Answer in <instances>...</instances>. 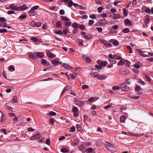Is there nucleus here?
Here are the masks:
<instances>
[{"mask_svg": "<svg viewBox=\"0 0 153 153\" xmlns=\"http://www.w3.org/2000/svg\"><path fill=\"white\" fill-rule=\"evenodd\" d=\"M94 74H95V75H94V77L97 78L98 79L101 80H104L105 79L107 76L104 75H98V74L97 72H94Z\"/></svg>", "mask_w": 153, "mask_h": 153, "instance_id": "f257e3e1", "label": "nucleus"}, {"mask_svg": "<svg viewBox=\"0 0 153 153\" xmlns=\"http://www.w3.org/2000/svg\"><path fill=\"white\" fill-rule=\"evenodd\" d=\"M120 87L121 89L125 91H127L129 89V87L126 85L125 83H123L120 85Z\"/></svg>", "mask_w": 153, "mask_h": 153, "instance_id": "f03ea898", "label": "nucleus"}, {"mask_svg": "<svg viewBox=\"0 0 153 153\" xmlns=\"http://www.w3.org/2000/svg\"><path fill=\"white\" fill-rule=\"evenodd\" d=\"M29 57L30 58L33 60L37 59L36 52H30L29 53Z\"/></svg>", "mask_w": 153, "mask_h": 153, "instance_id": "7ed1b4c3", "label": "nucleus"}, {"mask_svg": "<svg viewBox=\"0 0 153 153\" xmlns=\"http://www.w3.org/2000/svg\"><path fill=\"white\" fill-rule=\"evenodd\" d=\"M106 149L111 152H113L116 151V148L113 145L111 144V145L109 147H106Z\"/></svg>", "mask_w": 153, "mask_h": 153, "instance_id": "20e7f679", "label": "nucleus"}, {"mask_svg": "<svg viewBox=\"0 0 153 153\" xmlns=\"http://www.w3.org/2000/svg\"><path fill=\"white\" fill-rule=\"evenodd\" d=\"M82 57L83 59L86 62L90 63L91 62V59L90 58L85 55H82Z\"/></svg>", "mask_w": 153, "mask_h": 153, "instance_id": "39448f33", "label": "nucleus"}, {"mask_svg": "<svg viewBox=\"0 0 153 153\" xmlns=\"http://www.w3.org/2000/svg\"><path fill=\"white\" fill-rule=\"evenodd\" d=\"M41 136V134H36L33 136H32L30 139L32 140H34L40 138Z\"/></svg>", "mask_w": 153, "mask_h": 153, "instance_id": "423d86ee", "label": "nucleus"}, {"mask_svg": "<svg viewBox=\"0 0 153 153\" xmlns=\"http://www.w3.org/2000/svg\"><path fill=\"white\" fill-rule=\"evenodd\" d=\"M92 35L91 33H88L83 36V37L86 40H89L92 38Z\"/></svg>", "mask_w": 153, "mask_h": 153, "instance_id": "0eeeda50", "label": "nucleus"}, {"mask_svg": "<svg viewBox=\"0 0 153 153\" xmlns=\"http://www.w3.org/2000/svg\"><path fill=\"white\" fill-rule=\"evenodd\" d=\"M13 5H14V4H11L9 6V7L10 8V9L15 11L19 10V7L13 6Z\"/></svg>", "mask_w": 153, "mask_h": 153, "instance_id": "6e6552de", "label": "nucleus"}, {"mask_svg": "<svg viewBox=\"0 0 153 153\" xmlns=\"http://www.w3.org/2000/svg\"><path fill=\"white\" fill-rule=\"evenodd\" d=\"M63 67L69 70L73 69L72 67L69 65L68 64L65 63H64L62 64Z\"/></svg>", "mask_w": 153, "mask_h": 153, "instance_id": "1a4fd4ad", "label": "nucleus"}, {"mask_svg": "<svg viewBox=\"0 0 153 153\" xmlns=\"http://www.w3.org/2000/svg\"><path fill=\"white\" fill-rule=\"evenodd\" d=\"M36 54L37 58L38 57L40 58H42L44 57V55L43 53L41 52H37L36 53Z\"/></svg>", "mask_w": 153, "mask_h": 153, "instance_id": "9d476101", "label": "nucleus"}, {"mask_svg": "<svg viewBox=\"0 0 153 153\" xmlns=\"http://www.w3.org/2000/svg\"><path fill=\"white\" fill-rule=\"evenodd\" d=\"M57 58H56L52 60L51 62V63L53 65L55 66H57L59 64H61L62 63L61 62V63L59 62L58 60H57Z\"/></svg>", "mask_w": 153, "mask_h": 153, "instance_id": "9b49d317", "label": "nucleus"}, {"mask_svg": "<svg viewBox=\"0 0 153 153\" xmlns=\"http://www.w3.org/2000/svg\"><path fill=\"white\" fill-rule=\"evenodd\" d=\"M75 104L76 105L83 106L85 105V103L82 101L76 100L75 101Z\"/></svg>", "mask_w": 153, "mask_h": 153, "instance_id": "f8f14e48", "label": "nucleus"}, {"mask_svg": "<svg viewBox=\"0 0 153 153\" xmlns=\"http://www.w3.org/2000/svg\"><path fill=\"white\" fill-rule=\"evenodd\" d=\"M19 10H27L28 8V7L27 5L25 4H23L20 7H19Z\"/></svg>", "mask_w": 153, "mask_h": 153, "instance_id": "ddd939ff", "label": "nucleus"}, {"mask_svg": "<svg viewBox=\"0 0 153 153\" xmlns=\"http://www.w3.org/2000/svg\"><path fill=\"white\" fill-rule=\"evenodd\" d=\"M48 56L49 58H53L56 57V55L51 52H49L47 53Z\"/></svg>", "mask_w": 153, "mask_h": 153, "instance_id": "4468645a", "label": "nucleus"}, {"mask_svg": "<svg viewBox=\"0 0 153 153\" xmlns=\"http://www.w3.org/2000/svg\"><path fill=\"white\" fill-rule=\"evenodd\" d=\"M128 97L132 99H134L135 100L137 99L140 97V96H134L132 94H128Z\"/></svg>", "mask_w": 153, "mask_h": 153, "instance_id": "2eb2a0df", "label": "nucleus"}, {"mask_svg": "<svg viewBox=\"0 0 153 153\" xmlns=\"http://www.w3.org/2000/svg\"><path fill=\"white\" fill-rule=\"evenodd\" d=\"M0 112L2 114V116L1 117V122H3L5 121L6 119V117L3 113L1 111H0Z\"/></svg>", "mask_w": 153, "mask_h": 153, "instance_id": "dca6fc26", "label": "nucleus"}, {"mask_svg": "<svg viewBox=\"0 0 153 153\" xmlns=\"http://www.w3.org/2000/svg\"><path fill=\"white\" fill-rule=\"evenodd\" d=\"M29 14L30 16H33L35 15V12L33 10H32V9L31 8V9L29 12Z\"/></svg>", "mask_w": 153, "mask_h": 153, "instance_id": "f3484780", "label": "nucleus"}, {"mask_svg": "<svg viewBox=\"0 0 153 153\" xmlns=\"http://www.w3.org/2000/svg\"><path fill=\"white\" fill-rule=\"evenodd\" d=\"M78 148L84 152H85L86 150V148L83 146H79L78 147Z\"/></svg>", "mask_w": 153, "mask_h": 153, "instance_id": "a211bd4d", "label": "nucleus"}, {"mask_svg": "<svg viewBox=\"0 0 153 153\" xmlns=\"http://www.w3.org/2000/svg\"><path fill=\"white\" fill-rule=\"evenodd\" d=\"M141 64L139 62H136L135 65H134V67L137 68H139L141 66Z\"/></svg>", "mask_w": 153, "mask_h": 153, "instance_id": "6ab92c4d", "label": "nucleus"}, {"mask_svg": "<svg viewBox=\"0 0 153 153\" xmlns=\"http://www.w3.org/2000/svg\"><path fill=\"white\" fill-rule=\"evenodd\" d=\"M26 17L27 15H26V13H25L24 14L20 16L19 17L18 19L20 20H23Z\"/></svg>", "mask_w": 153, "mask_h": 153, "instance_id": "aec40b11", "label": "nucleus"}, {"mask_svg": "<svg viewBox=\"0 0 153 153\" xmlns=\"http://www.w3.org/2000/svg\"><path fill=\"white\" fill-rule=\"evenodd\" d=\"M124 22L126 24H127L129 25H131V21L128 19H126L124 20Z\"/></svg>", "mask_w": 153, "mask_h": 153, "instance_id": "412c9836", "label": "nucleus"}, {"mask_svg": "<svg viewBox=\"0 0 153 153\" xmlns=\"http://www.w3.org/2000/svg\"><path fill=\"white\" fill-rule=\"evenodd\" d=\"M61 18L62 19L65 21H70V19L66 16H62Z\"/></svg>", "mask_w": 153, "mask_h": 153, "instance_id": "4be33fe9", "label": "nucleus"}, {"mask_svg": "<svg viewBox=\"0 0 153 153\" xmlns=\"http://www.w3.org/2000/svg\"><path fill=\"white\" fill-rule=\"evenodd\" d=\"M108 62L106 61H103L101 62L100 63V65L102 66H105L107 64Z\"/></svg>", "mask_w": 153, "mask_h": 153, "instance_id": "5701e85b", "label": "nucleus"}, {"mask_svg": "<svg viewBox=\"0 0 153 153\" xmlns=\"http://www.w3.org/2000/svg\"><path fill=\"white\" fill-rule=\"evenodd\" d=\"M123 13L124 16H126L128 15V11L127 9L125 8L123 9Z\"/></svg>", "mask_w": 153, "mask_h": 153, "instance_id": "b1692460", "label": "nucleus"}, {"mask_svg": "<svg viewBox=\"0 0 153 153\" xmlns=\"http://www.w3.org/2000/svg\"><path fill=\"white\" fill-rule=\"evenodd\" d=\"M126 119V117L125 116L123 115L121 116L120 117V122L121 123H124Z\"/></svg>", "mask_w": 153, "mask_h": 153, "instance_id": "393cba45", "label": "nucleus"}, {"mask_svg": "<svg viewBox=\"0 0 153 153\" xmlns=\"http://www.w3.org/2000/svg\"><path fill=\"white\" fill-rule=\"evenodd\" d=\"M113 18L115 19H119L121 18L120 15L118 14H115L114 15Z\"/></svg>", "mask_w": 153, "mask_h": 153, "instance_id": "a878e982", "label": "nucleus"}, {"mask_svg": "<svg viewBox=\"0 0 153 153\" xmlns=\"http://www.w3.org/2000/svg\"><path fill=\"white\" fill-rule=\"evenodd\" d=\"M72 27H74L75 29H77L79 27V24L76 23H74L72 24Z\"/></svg>", "mask_w": 153, "mask_h": 153, "instance_id": "bb28decb", "label": "nucleus"}, {"mask_svg": "<svg viewBox=\"0 0 153 153\" xmlns=\"http://www.w3.org/2000/svg\"><path fill=\"white\" fill-rule=\"evenodd\" d=\"M83 40L80 39H78L77 40V42L78 43L79 45L82 46L83 45Z\"/></svg>", "mask_w": 153, "mask_h": 153, "instance_id": "cd10ccee", "label": "nucleus"}, {"mask_svg": "<svg viewBox=\"0 0 153 153\" xmlns=\"http://www.w3.org/2000/svg\"><path fill=\"white\" fill-rule=\"evenodd\" d=\"M142 88L139 85H137L135 88V91H139L142 90Z\"/></svg>", "mask_w": 153, "mask_h": 153, "instance_id": "c85d7f7f", "label": "nucleus"}, {"mask_svg": "<svg viewBox=\"0 0 153 153\" xmlns=\"http://www.w3.org/2000/svg\"><path fill=\"white\" fill-rule=\"evenodd\" d=\"M129 29L127 28H126L125 29H123L122 30V32L124 33H127L129 32Z\"/></svg>", "mask_w": 153, "mask_h": 153, "instance_id": "c756f323", "label": "nucleus"}, {"mask_svg": "<svg viewBox=\"0 0 153 153\" xmlns=\"http://www.w3.org/2000/svg\"><path fill=\"white\" fill-rule=\"evenodd\" d=\"M47 115H50L51 116H54L56 115V113L53 111H51L48 113L47 114Z\"/></svg>", "mask_w": 153, "mask_h": 153, "instance_id": "7c9ffc66", "label": "nucleus"}, {"mask_svg": "<svg viewBox=\"0 0 153 153\" xmlns=\"http://www.w3.org/2000/svg\"><path fill=\"white\" fill-rule=\"evenodd\" d=\"M76 128L77 130L79 131H81L82 130V127L78 124L76 125Z\"/></svg>", "mask_w": 153, "mask_h": 153, "instance_id": "2f4dec72", "label": "nucleus"}, {"mask_svg": "<svg viewBox=\"0 0 153 153\" xmlns=\"http://www.w3.org/2000/svg\"><path fill=\"white\" fill-rule=\"evenodd\" d=\"M56 25L58 27L60 28L61 27V22L59 21L57 22Z\"/></svg>", "mask_w": 153, "mask_h": 153, "instance_id": "473e14b6", "label": "nucleus"}, {"mask_svg": "<svg viewBox=\"0 0 153 153\" xmlns=\"http://www.w3.org/2000/svg\"><path fill=\"white\" fill-rule=\"evenodd\" d=\"M61 151L63 153H67L68 152V149L65 148L62 149H61Z\"/></svg>", "mask_w": 153, "mask_h": 153, "instance_id": "72a5a7b5", "label": "nucleus"}, {"mask_svg": "<svg viewBox=\"0 0 153 153\" xmlns=\"http://www.w3.org/2000/svg\"><path fill=\"white\" fill-rule=\"evenodd\" d=\"M8 69L10 71H14L15 70V68L13 66L10 65L8 67Z\"/></svg>", "mask_w": 153, "mask_h": 153, "instance_id": "f704fd0d", "label": "nucleus"}, {"mask_svg": "<svg viewBox=\"0 0 153 153\" xmlns=\"http://www.w3.org/2000/svg\"><path fill=\"white\" fill-rule=\"evenodd\" d=\"M109 61L111 64H115L116 63V61L114 59H109Z\"/></svg>", "mask_w": 153, "mask_h": 153, "instance_id": "c9c22d12", "label": "nucleus"}, {"mask_svg": "<svg viewBox=\"0 0 153 153\" xmlns=\"http://www.w3.org/2000/svg\"><path fill=\"white\" fill-rule=\"evenodd\" d=\"M55 120L53 118H51L50 119L49 122L51 125L53 124L55 122Z\"/></svg>", "mask_w": 153, "mask_h": 153, "instance_id": "e433bc0d", "label": "nucleus"}, {"mask_svg": "<svg viewBox=\"0 0 153 153\" xmlns=\"http://www.w3.org/2000/svg\"><path fill=\"white\" fill-rule=\"evenodd\" d=\"M42 63L43 65H45L47 64L48 63L47 61L45 59H42L41 60Z\"/></svg>", "mask_w": 153, "mask_h": 153, "instance_id": "4c0bfd02", "label": "nucleus"}, {"mask_svg": "<svg viewBox=\"0 0 153 153\" xmlns=\"http://www.w3.org/2000/svg\"><path fill=\"white\" fill-rule=\"evenodd\" d=\"M71 24V22L70 21H67L65 22V25L68 26H70Z\"/></svg>", "mask_w": 153, "mask_h": 153, "instance_id": "58836bf2", "label": "nucleus"}, {"mask_svg": "<svg viewBox=\"0 0 153 153\" xmlns=\"http://www.w3.org/2000/svg\"><path fill=\"white\" fill-rule=\"evenodd\" d=\"M104 144L105 145L107 146V147H109L110 146L111 144L107 141H105L104 142Z\"/></svg>", "mask_w": 153, "mask_h": 153, "instance_id": "ea45409f", "label": "nucleus"}, {"mask_svg": "<svg viewBox=\"0 0 153 153\" xmlns=\"http://www.w3.org/2000/svg\"><path fill=\"white\" fill-rule=\"evenodd\" d=\"M73 2L72 1H70L68 3V7H71L73 5Z\"/></svg>", "mask_w": 153, "mask_h": 153, "instance_id": "a19ab883", "label": "nucleus"}, {"mask_svg": "<svg viewBox=\"0 0 153 153\" xmlns=\"http://www.w3.org/2000/svg\"><path fill=\"white\" fill-rule=\"evenodd\" d=\"M78 108L76 107H73L72 109V111L74 113H76L78 111Z\"/></svg>", "mask_w": 153, "mask_h": 153, "instance_id": "79ce46f5", "label": "nucleus"}, {"mask_svg": "<svg viewBox=\"0 0 153 153\" xmlns=\"http://www.w3.org/2000/svg\"><path fill=\"white\" fill-rule=\"evenodd\" d=\"M54 33L56 34H59V35H62V34L63 32L61 30H59L57 31H56L54 32Z\"/></svg>", "mask_w": 153, "mask_h": 153, "instance_id": "37998d69", "label": "nucleus"}, {"mask_svg": "<svg viewBox=\"0 0 153 153\" xmlns=\"http://www.w3.org/2000/svg\"><path fill=\"white\" fill-rule=\"evenodd\" d=\"M7 31V29H0V33H3L4 32H6Z\"/></svg>", "mask_w": 153, "mask_h": 153, "instance_id": "c03bdc74", "label": "nucleus"}, {"mask_svg": "<svg viewBox=\"0 0 153 153\" xmlns=\"http://www.w3.org/2000/svg\"><path fill=\"white\" fill-rule=\"evenodd\" d=\"M75 127L74 126H73L70 128V131L71 132H74L75 131Z\"/></svg>", "mask_w": 153, "mask_h": 153, "instance_id": "a18cd8bd", "label": "nucleus"}, {"mask_svg": "<svg viewBox=\"0 0 153 153\" xmlns=\"http://www.w3.org/2000/svg\"><path fill=\"white\" fill-rule=\"evenodd\" d=\"M15 13V11L13 10H9L7 11V14L8 15H10L12 14H14Z\"/></svg>", "mask_w": 153, "mask_h": 153, "instance_id": "49530a36", "label": "nucleus"}, {"mask_svg": "<svg viewBox=\"0 0 153 153\" xmlns=\"http://www.w3.org/2000/svg\"><path fill=\"white\" fill-rule=\"evenodd\" d=\"M112 105V104L110 103L108 105L104 107V108L105 109L107 110L108 108L111 107Z\"/></svg>", "mask_w": 153, "mask_h": 153, "instance_id": "de8ad7c7", "label": "nucleus"}, {"mask_svg": "<svg viewBox=\"0 0 153 153\" xmlns=\"http://www.w3.org/2000/svg\"><path fill=\"white\" fill-rule=\"evenodd\" d=\"M113 45L115 46H117L119 44V42L117 40L114 41L113 43Z\"/></svg>", "mask_w": 153, "mask_h": 153, "instance_id": "09e8293b", "label": "nucleus"}, {"mask_svg": "<svg viewBox=\"0 0 153 153\" xmlns=\"http://www.w3.org/2000/svg\"><path fill=\"white\" fill-rule=\"evenodd\" d=\"M31 39L34 42H36L38 40V38L36 37H32Z\"/></svg>", "mask_w": 153, "mask_h": 153, "instance_id": "8fccbe9b", "label": "nucleus"}, {"mask_svg": "<svg viewBox=\"0 0 153 153\" xmlns=\"http://www.w3.org/2000/svg\"><path fill=\"white\" fill-rule=\"evenodd\" d=\"M120 87L119 86H115L113 87V88H112V89L114 90H119L120 89Z\"/></svg>", "mask_w": 153, "mask_h": 153, "instance_id": "3c124183", "label": "nucleus"}, {"mask_svg": "<svg viewBox=\"0 0 153 153\" xmlns=\"http://www.w3.org/2000/svg\"><path fill=\"white\" fill-rule=\"evenodd\" d=\"M80 29L81 30H84L85 29V26L83 25H81L79 26Z\"/></svg>", "mask_w": 153, "mask_h": 153, "instance_id": "603ef678", "label": "nucleus"}, {"mask_svg": "<svg viewBox=\"0 0 153 153\" xmlns=\"http://www.w3.org/2000/svg\"><path fill=\"white\" fill-rule=\"evenodd\" d=\"M94 22V21L93 20H90L89 21L88 24L90 25H92Z\"/></svg>", "mask_w": 153, "mask_h": 153, "instance_id": "864d4df0", "label": "nucleus"}, {"mask_svg": "<svg viewBox=\"0 0 153 153\" xmlns=\"http://www.w3.org/2000/svg\"><path fill=\"white\" fill-rule=\"evenodd\" d=\"M145 12L147 13H151V10L149 8H148L145 10Z\"/></svg>", "mask_w": 153, "mask_h": 153, "instance_id": "5fc2aeb1", "label": "nucleus"}, {"mask_svg": "<svg viewBox=\"0 0 153 153\" xmlns=\"http://www.w3.org/2000/svg\"><path fill=\"white\" fill-rule=\"evenodd\" d=\"M87 151L89 152H93V148H87Z\"/></svg>", "mask_w": 153, "mask_h": 153, "instance_id": "6e6d98bb", "label": "nucleus"}, {"mask_svg": "<svg viewBox=\"0 0 153 153\" xmlns=\"http://www.w3.org/2000/svg\"><path fill=\"white\" fill-rule=\"evenodd\" d=\"M124 64V63L122 61H120L117 64V65H123Z\"/></svg>", "mask_w": 153, "mask_h": 153, "instance_id": "4d7b16f0", "label": "nucleus"}, {"mask_svg": "<svg viewBox=\"0 0 153 153\" xmlns=\"http://www.w3.org/2000/svg\"><path fill=\"white\" fill-rule=\"evenodd\" d=\"M145 78L146 79L147 81L149 82H150L151 81V79L148 76H145Z\"/></svg>", "mask_w": 153, "mask_h": 153, "instance_id": "13d9d810", "label": "nucleus"}, {"mask_svg": "<svg viewBox=\"0 0 153 153\" xmlns=\"http://www.w3.org/2000/svg\"><path fill=\"white\" fill-rule=\"evenodd\" d=\"M88 86L86 85H83L82 88L83 89H85L86 88H88Z\"/></svg>", "mask_w": 153, "mask_h": 153, "instance_id": "bf43d9fd", "label": "nucleus"}, {"mask_svg": "<svg viewBox=\"0 0 153 153\" xmlns=\"http://www.w3.org/2000/svg\"><path fill=\"white\" fill-rule=\"evenodd\" d=\"M7 20L4 17H1L0 18V21L1 22H6Z\"/></svg>", "mask_w": 153, "mask_h": 153, "instance_id": "052dcab7", "label": "nucleus"}, {"mask_svg": "<svg viewBox=\"0 0 153 153\" xmlns=\"http://www.w3.org/2000/svg\"><path fill=\"white\" fill-rule=\"evenodd\" d=\"M96 29L100 32H101L102 31V28L101 27H97L96 28Z\"/></svg>", "mask_w": 153, "mask_h": 153, "instance_id": "680f3d73", "label": "nucleus"}, {"mask_svg": "<svg viewBox=\"0 0 153 153\" xmlns=\"http://www.w3.org/2000/svg\"><path fill=\"white\" fill-rule=\"evenodd\" d=\"M13 101L14 102L16 103V102L17 100V97L16 96H14L13 97Z\"/></svg>", "mask_w": 153, "mask_h": 153, "instance_id": "e2e57ef3", "label": "nucleus"}, {"mask_svg": "<svg viewBox=\"0 0 153 153\" xmlns=\"http://www.w3.org/2000/svg\"><path fill=\"white\" fill-rule=\"evenodd\" d=\"M36 22L34 21H33L31 23L30 25L32 26H36Z\"/></svg>", "mask_w": 153, "mask_h": 153, "instance_id": "0e129e2a", "label": "nucleus"}, {"mask_svg": "<svg viewBox=\"0 0 153 153\" xmlns=\"http://www.w3.org/2000/svg\"><path fill=\"white\" fill-rule=\"evenodd\" d=\"M39 7V6L37 5L33 6L31 8L33 10H37Z\"/></svg>", "mask_w": 153, "mask_h": 153, "instance_id": "69168bd1", "label": "nucleus"}, {"mask_svg": "<svg viewBox=\"0 0 153 153\" xmlns=\"http://www.w3.org/2000/svg\"><path fill=\"white\" fill-rule=\"evenodd\" d=\"M102 9H103V8L101 7H98V8H97V10H98V12L99 13H100L101 12H102Z\"/></svg>", "mask_w": 153, "mask_h": 153, "instance_id": "338daca9", "label": "nucleus"}, {"mask_svg": "<svg viewBox=\"0 0 153 153\" xmlns=\"http://www.w3.org/2000/svg\"><path fill=\"white\" fill-rule=\"evenodd\" d=\"M63 33L65 35L68 32V29H65L63 30Z\"/></svg>", "mask_w": 153, "mask_h": 153, "instance_id": "774afa93", "label": "nucleus"}]
</instances>
